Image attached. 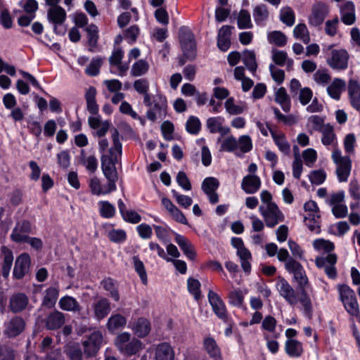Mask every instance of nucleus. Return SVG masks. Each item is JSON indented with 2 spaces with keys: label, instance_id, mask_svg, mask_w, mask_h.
I'll return each mask as SVG.
<instances>
[{
  "label": "nucleus",
  "instance_id": "obj_31",
  "mask_svg": "<svg viewBox=\"0 0 360 360\" xmlns=\"http://www.w3.org/2000/svg\"><path fill=\"white\" fill-rule=\"evenodd\" d=\"M59 296V290L57 288L49 287L45 291V295L42 300L41 306L47 309L55 307Z\"/></svg>",
  "mask_w": 360,
  "mask_h": 360
},
{
  "label": "nucleus",
  "instance_id": "obj_30",
  "mask_svg": "<svg viewBox=\"0 0 360 360\" xmlns=\"http://www.w3.org/2000/svg\"><path fill=\"white\" fill-rule=\"evenodd\" d=\"M1 252L4 255V262L1 268L2 276L4 278H7L13 264V255L12 250L4 245L1 247Z\"/></svg>",
  "mask_w": 360,
  "mask_h": 360
},
{
  "label": "nucleus",
  "instance_id": "obj_35",
  "mask_svg": "<svg viewBox=\"0 0 360 360\" xmlns=\"http://www.w3.org/2000/svg\"><path fill=\"white\" fill-rule=\"evenodd\" d=\"M143 348V343L136 338H133L120 351L121 353L128 356H131L139 352Z\"/></svg>",
  "mask_w": 360,
  "mask_h": 360
},
{
  "label": "nucleus",
  "instance_id": "obj_46",
  "mask_svg": "<svg viewBox=\"0 0 360 360\" xmlns=\"http://www.w3.org/2000/svg\"><path fill=\"white\" fill-rule=\"evenodd\" d=\"M102 65L103 59L99 56L94 57L85 69V73L89 76L96 77L99 74Z\"/></svg>",
  "mask_w": 360,
  "mask_h": 360
},
{
  "label": "nucleus",
  "instance_id": "obj_22",
  "mask_svg": "<svg viewBox=\"0 0 360 360\" xmlns=\"http://www.w3.org/2000/svg\"><path fill=\"white\" fill-rule=\"evenodd\" d=\"M28 302V297L25 293H15L10 299L9 307L13 313H20L27 307Z\"/></svg>",
  "mask_w": 360,
  "mask_h": 360
},
{
  "label": "nucleus",
  "instance_id": "obj_2",
  "mask_svg": "<svg viewBox=\"0 0 360 360\" xmlns=\"http://www.w3.org/2000/svg\"><path fill=\"white\" fill-rule=\"evenodd\" d=\"M337 289L339 300L342 303L346 311L352 316H359L360 311L354 290L347 284H338Z\"/></svg>",
  "mask_w": 360,
  "mask_h": 360
},
{
  "label": "nucleus",
  "instance_id": "obj_45",
  "mask_svg": "<svg viewBox=\"0 0 360 360\" xmlns=\"http://www.w3.org/2000/svg\"><path fill=\"white\" fill-rule=\"evenodd\" d=\"M293 35L295 38L301 39L305 44H307L310 41L309 31L304 23H300L295 27Z\"/></svg>",
  "mask_w": 360,
  "mask_h": 360
},
{
  "label": "nucleus",
  "instance_id": "obj_20",
  "mask_svg": "<svg viewBox=\"0 0 360 360\" xmlns=\"http://www.w3.org/2000/svg\"><path fill=\"white\" fill-rule=\"evenodd\" d=\"M92 308L94 318L97 321H101L107 317L110 314L111 309L110 302L107 298L103 297L94 303Z\"/></svg>",
  "mask_w": 360,
  "mask_h": 360
},
{
  "label": "nucleus",
  "instance_id": "obj_32",
  "mask_svg": "<svg viewBox=\"0 0 360 360\" xmlns=\"http://www.w3.org/2000/svg\"><path fill=\"white\" fill-rule=\"evenodd\" d=\"M59 307L64 311H79L81 309L80 304L77 300L71 296L65 295L59 300Z\"/></svg>",
  "mask_w": 360,
  "mask_h": 360
},
{
  "label": "nucleus",
  "instance_id": "obj_5",
  "mask_svg": "<svg viewBox=\"0 0 360 360\" xmlns=\"http://www.w3.org/2000/svg\"><path fill=\"white\" fill-rule=\"evenodd\" d=\"M338 261V256L335 253L328 254L326 257H316L315 264L317 268H324L326 276L330 279H335L337 277V269L335 264Z\"/></svg>",
  "mask_w": 360,
  "mask_h": 360
},
{
  "label": "nucleus",
  "instance_id": "obj_19",
  "mask_svg": "<svg viewBox=\"0 0 360 360\" xmlns=\"http://www.w3.org/2000/svg\"><path fill=\"white\" fill-rule=\"evenodd\" d=\"M261 187V179L255 174H248L245 176L241 182V188L245 193L254 194Z\"/></svg>",
  "mask_w": 360,
  "mask_h": 360
},
{
  "label": "nucleus",
  "instance_id": "obj_24",
  "mask_svg": "<svg viewBox=\"0 0 360 360\" xmlns=\"http://www.w3.org/2000/svg\"><path fill=\"white\" fill-rule=\"evenodd\" d=\"M96 89L93 86H89L84 94V98L86 102V110L92 115H98L99 111V106L96 99Z\"/></svg>",
  "mask_w": 360,
  "mask_h": 360
},
{
  "label": "nucleus",
  "instance_id": "obj_13",
  "mask_svg": "<svg viewBox=\"0 0 360 360\" xmlns=\"http://www.w3.org/2000/svg\"><path fill=\"white\" fill-rule=\"evenodd\" d=\"M44 327L49 330H56L60 328L65 322V317L63 312L57 309L49 313L41 320Z\"/></svg>",
  "mask_w": 360,
  "mask_h": 360
},
{
  "label": "nucleus",
  "instance_id": "obj_8",
  "mask_svg": "<svg viewBox=\"0 0 360 360\" xmlns=\"http://www.w3.org/2000/svg\"><path fill=\"white\" fill-rule=\"evenodd\" d=\"M285 268L288 273L293 274V278L297 283V287L309 285V280L306 271L299 262L295 259H290L285 264Z\"/></svg>",
  "mask_w": 360,
  "mask_h": 360
},
{
  "label": "nucleus",
  "instance_id": "obj_37",
  "mask_svg": "<svg viewBox=\"0 0 360 360\" xmlns=\"http://www.w3.org/2000/svg\"><path fill=\"white\" fill-rule=\"evenodd\" d=\"M253 18L257 25H261L269 18V11L265 4L256 6L253 9Z\"/></svg>",
  "mask_w": 360,
  "mask_h": 360
},
{
  "label": "nucleus",
  "instance_id": "obj_41",
  "mask_svg": "<svg viewBox=\"0 0 360 360\" xmlns=\"http://www.w3.org/2000/svg\"><path fill=\"white\" fill-rule=\"evenodd\" d=\"M148 70V63L146 60L140 59L132 65L131 75L133 77H140L147 73Z\"/></svg>",
  "mask_w": 360,
  "mask_h": 360
},
{
  "label": "nucleus",
  "instance_id": "obj_18",
  "mask_svg": "<svg viewBox=\"0 0 360 360\" xmlns=\"http://www.w3.org/2000/svg\"><path fill=\"white\" fill-rule=\"evenodd\" d=\"M133 333L139 338L148 336L151 330L150 321L144 317L138 318L131 326Z\"/></svg>",
  "mask_w": 360,
  "mask_h": 360
},
{
  "label": "nucleus",
  "instance_id": "obj_33",
  "mask_svg": "<svg viewBox=\"0 0 360 360\" xmlns=\"http://www.w3.org/2000/svg\"><path fill=\"white\" fill-rule=\"evenodd\" d=\"M345 86V82L343 79L335 78L327 87V92L332 98L338 101L340 98L341 91Z\"/></svg>",
  "mask_w": 360,
  "mask_h": 360
},
{
  "label": "nucleus",
  "instance_id": "obj_29",
  "mask_svg": "<svg viewBox=\"0 0 360 360\" xmlns=\"http://www.w3.org/2000/svg\"><path fill=\"white\" fill-rule=\"evenodd\" d=\"M86 32L88 39V45L89 46L88 51L94 52V49L98 46V41L99 39V30L96 25L91 23L86 28Z\"/></svg>",
  "mask_w": 360,
  "mask_h": 360
},
{
  "label": "nucleus",
  "instance_id": "obj_53",
  "mask_svg": "<svg viewBox=\"0 0 360 360\" xmlns=\"http://www.w3.org/2000/svg\"><path fill=\"white\" fill-rule=\"evenodd\" d=\"M280 20L287 26H292L295 21V15L293 10L290 7H287L285 11L281 10Z\"/></svg>",
  "mask_w": 360,
  "mask_h": 360
},
{
  "label": "nucleus",
  "instance_id": "obj_25",
  "mask_svg": "<svg viewBox=\"0 0 360 360\" xmlns=\"http://www.w3.org/2000/svg\"><path fill=\"white\" fill-rule=\"evenodd\" d=\"M155 360H174V351L168 342H162L157 345L155 352Z\"/></svg>",
  "mask_w": 360,
  "mask_h": 360
},
{
  "label": "nucleus",
  "instance_id": "obj_49",
  "mask_svg": "<svg viewBox=\"0 0 360 360\" xmlns=\"http://www.w3.org/2000/svg\"><path fill=\"white\" fill-rule=\"evenodd\" d=\"M228 299L229 303L232 306L241 308L243 305L244 296L240 289L230 291Z\"/></svg>",
  "mask_w": 360,
  "mask_h": 360
},
{
  "label": "nucleus",
  "instance_id": "obj_27",
  "mask_svg": "<svg viewBox=\"0 0 360 360\" xmlns=\"http://www.w3.org/2000/svg\"><path fill=\"white\" fill-rule=\"evenodd\" d=\"M285 352L291 358L300 357L303 353L302 344L297 340H287L285 342Z\"/></svg>",
  "mask_w": 360,
  "mask_h": 360
},
{
  "label": "nucleus",
  "instance_id": "obj_10",
  "mask_svg": "<svg viewBox=\"0 0 360 360\" xmlns=\"http://www.w3.org/2000/svg\"><path fill=\"white\" fill-rule=\"evenodd\" d=\"M153 108L150 107L146 112L147 118L151 122L156 121V112L158 113L160 117L165 116L167 108V99L165 95L157 94L153 100Z\"/></svg>",
  "mask_w": 360,
  "mask_h": 360
},
{
  "label": "nucleus",
  "instance_id": "obj_34",
  "mask_svg": "<svg viewBox=\"0 0 360 360\" xmlns=\"http://www.w3.org/2000/svg\"><path fill=\"white\" fill-rule=\"evenodd\" d=\"M25 322L20 316L12 318L9 321L8 330L11 336L15 337L20 335L25 329Z\"/></svg>",
  "mask_w": 360,
  "mask_h": 360
},
{
  "label": "nucleus",
  "instance_id": "obj_1",
  "mask_svg": "<svg viewBox=\"0 0 360 360\" xmlns=\"http://www.w3.org/2000/svg\"><path fill=\"white\" fill-rule=\"evenodd\" d=\"M179 43L183 55L178 58L179 66L187 60L193 61L197 56V45L193 33L188 29L181 27L179 34Z\"/></svg>",
  "mask_w": 360,
  "mask_h": 360
},
{
  "label": "nucleus",
  "instance_id": "obj_11",
  "mask_svg": "<svg viewBox=\"0 0 360 360\" xmlns=\"http://www.w3.org/2000/svg\"><path fill=\"white\" fill-rule=\"evenodd\" d=\"M219 180L213 176H209L204 179L202 182L201 188L205 194L207 195L209 202L214 205L219 202V195L217 190L219 187Z\"/></svg>",
  "mask_w": 360,
  "mask_h": 360
},
{
  "label": "nucleus",
  "instance_id": "obj_63",
  "mask_svg": "<svg viewBox=\"0 0 360 360\" xmlns=\"http://www.w3.org/2000/svg\"><path fill=\"white\" fill-rule=\"evenodd\" d=\"M23 192L19 188L14 189L8 194L9 202L11 205L17 207L23 201Z\"/></svg>",
  "mask_w": 360,
  "mask_h": 360
},
{
  "label": "nucleus",
  "instance_id": "obj_60",
  "mask_svg": "<svg viewBox=\"0 0 360 360\" xmlns=\"http://www.w3.org/2000/svg\"><path fill=\"white\" fill-rule=\"evenodd\" d=\"M108 238L113 243H120L127 239V233L122 229H112L108 233Z\"/></svg>",
  "mask_w": 360,
  "mask_h": 360
},
{
  "label": "nucleus",
  "instance_id": "obj_3",
  "mask_svg": "<svg viewBox=\"0 0 360 360\" xmlns=\"http://www.w3.org/2000/svg\"><path fill=\"white\" fill-rule=\"evenodd\" d=\"M66 18V11L61 6L50 7L47 11V19L53 25V32L56 35L63 36L65 34L66 27L63 24Z\"/></svg>",
  "mask_w": 360,
  "mask_h": 360
},
{
  "label": "nucleus",
  "instance_id": "obj_23",
  "mask_svg": "<svg viewBox=\"0 0 360 360\" xmlns=\"http://www.w3.org/2000/svg\"><path fill=\"white\" fill-rule=\"evenodd\" d=\"M342 159V162L337 164L338 167L336 169V174L340 182H345L347 181L352 167L349 156H343Z\"/></svg>",
  "mask_w": 360,
  "mask_h": 360
},
{
  "label": "nucleus",
  "instance_id": "obj_6",
  "mask_svg": "<svg viewBox=\"0 0 360 360\" xmlns=\"http://www.w3.org/2000/svg\"><path fill=\"white\" fill-rule=\"evenodd\" d=\"M329 6L323 1H317L313 4L311 13L309 16V24L313 27L321 25L329 13Z\"/></svg>",
  "mask_w": 360,
  "mask_h": 360
},
{
  "label": "nucleus",
  "instance_id": "obj_47",
  "mask_svg": "<svg viewBox=\"0 0 360 360\" xmlns=\"http://www.w3.org/2000/svg\"><path fill=\"white\" fill-rule=\"evenodd\" d=\"M237 24L240 30L250 29L252 27L253 25L251 22V17L248 11L245 9L240 11Z\"/></svg>",
  "mask_w": 360,
  "mask_h": 360
},
{
  "label": "nucleus",
  "instance_id": "obj_44",
  "mask_svg": "<svg viewBox=\"0 0 360 360\" xmlns=\"http://www.w3.org/2000/svg\"><path fill=\"white\" fill-rule=\"evenodd\" d=\"M201 122L198 117L191 115L186 123V131L192 135H197L201 129Z\"/></svg>",
  "mask_w": 360,
  "mask_h": 360
},
{
  "label": "nucleus",
  "instance_id": "obj_39",
  "mask_svg": "<svg viewBox=\"0 0 360 360\" xmlns=\"http://www.w3.org/2000/svg\"><path fill=\"white\" fill-rule=\"evenodd\" d=\"M126 323V318L120 314H116L108 319L107 326L110 330H114L124 327Z\"/></svg>",
  "mask_w": 360,
  "mask_h": 360
},
{
  "label": "nucleus",
  "instance_id": "obj_4",
  "mask_svg": "<svg viewBox=\"0 0 360 360\" xmlns=\"http://www.w3.org/2000/svg\"><path fill=\"white\" fill-rule=\"evenodd\" d=\"M207 299L212 307V311L217 318L224 323H229L230 321V316L222 298L217 292L210 290L207 294Z\"/></svg>",
  "mask_w": 360,
  "mask_h": 360
},
{
  "label": "nucleus",
  "instance_id": "obj_21",
  "mask_svg": "<svg viewBox=\"0 0 360 360\" xmlns=\"http://www.w3.org/2000/svg\"><path fill=\"white\" fill-rule=\"evenodd\" d=\"M117 206L123 220L130 224H138L141 221V216L135 210H127L126 205L122 199L117 200Z\"/></svg>",
  "mask_w": 360,
  "mask_h": 360
},
{
  "label": "nucleus",
  "instance_id": "obj_15",
  "mask_svg": "<svg viewBox=\"0 0 360 360\" xmlns=\"http://www.w3.org/2000/svg\"><path fill=\"white\" fill-rule=\"evenodd\" d=\"M308 287L309 285L297 287V295H299V298L297 297V302L299 301L303 307L304 316L307 319H311L313 316V307L311 300L307 290Z\"/></svg>",
  "mask_w": 360,
  "mask_h": 360
},
{
  "label": "nucleus",
  "instance_id": "obj_9",
  "mask_svg": "<svg viewBox=\"0 0 360 360\" xmlns=\"http://www.w3.org/2000/svg\"><path fill=\"white\" fill-rule=\"evenodd\" d=\"M31 258L28 253H21L15 259L13 271L14 279H22L30 271Z\"/></svg>",
  "mask_w": 360,
  "mask_h": 360
},
{
  "label": "nucleus",
  "instance_id": "obj_58",
  "mask_svg": "<svg viewBox=\"0 0 360 360\" xmlns=\"http://www.w3.org/2000/svg\"><path fill=\"white\" fill-rule=\"evenodd\" d=\"M172 193L173 198H174L177 203L184 208L189 207L192 203L193 200L191 197L182 194H179L176 190L172 189Z\"/></svg>",
  "mask_w": 360,
  "mask_h": 360
},
{
  "label": "nucleus",
  "instance_id": "obj_12",
  "mask_svg": "<svg viewBox=\"0 0 360 360\" xmlns=\"http://www.w3.org/2000/svg\"><path fill=\"white\" fill-rule=\"evenodd\" d=\"M276 288L279 291L280 295L283 297L288 304L291 305L297 304V295L285 278L279 276L278 278Z\"/></svg>",
  "mask_w": 360,
  "mask_h": 360
},
{
  "label": "nucleus",
  "instance_id": "obj_16",
  "mask_svg": "<svg viewBox=\"0 0 360 360\" xmlns=\"http://www.w3.org/2000/svg\"><path fill=\"white\" fill-rule=\"evenodd\" d=\"M168 230L174 235V240L178 244L181 250L186 257L191 261H194L196 259V252L193 249L192 244L186 238L185 236L180 235L173 231L169 227H167Z\"/></svg>",
  "mask_w": 360,
  "mask_h": 360
},
{
  "label": "nucleus",
  "instance_id": "obj_51",
  "mask_svg": "<svg viewBox=\"0 0 360 360\" xmlns=\"http://www.w3.org/2000/svg\"><path fill=\"white\" fill-rule=\"evenodd\" d=\"M314 248L317 250H323L328 254L335 250V245L330 240L323 238L316 239L313 243Z\"/></svg>",
  "mask_w": 360,
  "mask_h": 360
},
{
  "label": "nucleus",
  "instance_id": "obj_62",
  "mask_svg": "<svg viewBox=\"0 0 360 360\" xmlns=\"http://www.w3.org/2000/svg\"><path fill=\"white\" fill-rule=\"evenodd\" d=\"M176 182L185 191H190L192 186L186 174L184 171H179L176 177Z\"/></svg>",
  "mask_w": 360,
  "mask_h": 360
},
{
  "label": "nucleus",
  "instance_id": "obj_38",
  "mask_svg": "<svg viewBox=\"0 0 360 360\" xmlns=\"http://www.w3.org/2000/svg\"><path fill=\"white\" fill-rule=\"evenodd\" d=\"M243 62L251 72L254 73L256 72L257 63L254 51L245 50L243 52Z\"/></svg>",
  "mask_w": 360,
  "mask_h": 360
},
{
  "label": "nucleus",
  "instance_id": "obj_59",
  "mask_svg": "<svg viewBox=\"0 0 360 360\" xmlns=\"http://www.w3.org/2000/svg\"><path fill=\"white\" fill-rule=\"evenodd\" d=\"M224 105L226 111L231 115H239L243 112V108L236 105L233 97L229 98L226 101Z\"/></svg>",
  "mask_w": 360,
  "mask_h": 360
},
{
  "label": "nucleus",
  "instance_id": "obj_56",
  "mask_svg": "<svg viewBox=\"0 0 360 360\" xmlns=\"http://www.w3.org/2000/svg\"><path fill=\"white\" fill-rule=\"evenodd\" d=\"M237 142L242 153H249L252 149V139L248 135L240 136Z\"/></svg>",
  "mask_w": 360,
  "mask_h": 360
},
{
  "label": "nucleus",
  "instance_id": "obj_52",
  "mask_svg": "<svg viewBox=\"0 0 360 360\" xmlns=\"http://www.w3.org/2000/svg\"><path fill=\"white\" fill-rule=\"evenodd\" d=\"M32 232V224L30 221L23 219L16 223L15 228L13 229L11 237L13 234L30 233Z\"/></svg>",
  "mask_w": 360,
  "mask_h": 360
},
{
  "label": "nucleus",
  "instance_id": "obj_28",
  "mask_svg": "<svg viewBox=\"0 0 360 360\" xmlns=\"http://www.w3.org/2000/svg\"><path fill=\"white\" fill-rule=\"evenodd\" d=\"M11 240L15 243H27L36 250H41L43 247L42 240L36 237H30L27 235L13 234Z\"/></svg>",
  "mask_w": 360,
  "mask_h": 360
},
{
  "label": "nucleus",
  "instance_id": "obj_61",
  "mask_svg": "<svg viewBox=\"0 0 360 360\" xmlns=\"http://www.w3.org/2000/svg\"><path fill=\"white\" fill-rule=\"evenodd\" d=\"M269 71L272 79L278 84H281L285 79V72L283 70L276 68L274 64L269 65Z\"/></svg>",
  "mask_w": 360,
  "mask_h": 360
},
{
  "label": "nucleus",
  "instance_id": "obj_7",
  "mask_svg": "<svg viewBox=\"0 0 360 360\" xmlns=\"http://www.w3.org/2000/svg\"><path fill=\"white\" fill-rule=\"evenodd\" d=\"M349 60V54L346 49H333L327 63L333 70H345L348 68Z\"/></svg>",
  "mask_w": 360,
  "mask_h": 360
},
{
  "label": "nucleus",
  "instance_id": "obj_50",
  "mask_svg": "<svg viewBox=\"0 0 360 360\" xmlns=\"http://www.w3.org/2000/svg\"><path fill=\"white\" fill-rule=\"evenodd\" d=\"M224 122L225 119L222 116L212 117L207 120L206 126L211 134H216Z\"/></svg>",
  "mask_w": 360,
  "mask_h": 360
},
{
  "label": "nucleus",
  "instance_id": "obj_40",
  "mask_svg": "<svg viewBox=\"0 0 360 360\" xmlns=\"http://www.w3.org/2000/svg\"><path fill=\"white\" fill-rule=\"evenodd\" d=\"M200 287L201 283L198 279L193 277H189L187 279L188 291L197 301L199 300L202 296Z\"/></svg>",
  "mask_w": 360,
  "mask_h": 360
},
{
  "label": "nucleus",
  "instance_id": "obj_14",
  "mask_svg": "<svg viewBox=\"0 0 360 360\" xmlns=\"http://www.w3.org/2000/svg\"><path fill=\"white\" fill-rule=\"evenodd\" d=\"M101 169L105 177L110 175H117L115 164L117 160V155H114L113 148L109 149V154H103L101 158Z\"/></svg>",
  "mask_w": 360,
  "mask_h": 360
},
{
  "label": "nucleus",
  "instance_id": "obj_17",
  "mask_svg": "<svg viewBox=\"0 0 360 360\" xmlns=\"http://www.w3.org/2000/svg\"><path fill=\"white\" fill-rule=\"evenodd\" d=\"M203 348L212 360H223L221 350L215 339L209 335L203 339Z\"/></svg>",
  "mask_w": 360,
  "mask_h": 360
},
{
  "label": "nucleus",
  "instance_id": "obj_57",
  "mask_svg": "<svg viewBox=\"0 0 360 360\" xmlns=\"http://www.w3.org/2000/svg\"><path fill=\"white\" fill-rule=\"evenodd\" d=\"M240 260L241 267L246 275H250L252 270L250 261L252 260V254L250 252L238 255Z\"/></svg>",
  "mask_w": 360,
  "mask_h": 360
},
{
  "label": "nucleus",
  "instance_id": "obj_43",
  "mask_svg": "<svg viewBox=\"0 0 360 360\" xmlns=\"http://www.w3.org/2000/svg\"><path fill=\"white\" fill-rule=\"evenodd\" d=\"M132 259L135 271L139 276L141 283L143 285H147L148 276L143 262L140 259L139 256H134Z\"/></svg>",
  "mask_w": 360,
  "mask_h": 360
},
{
  "label": "nucleus",
  "instance_id": "obj_36",
  "mask_svg": "<svg viewBox=\"0 0 360 360\" xmlns=\"http://www.w3.org/2000/svg\"><path fill=\"white\" fill-rule=\"evenodd\" d=\"M101 285L106 291L109 292L110 296L113 300L115 302H118L120 300L118 288L116 286L115 281L112 278L108 277L104 278L101 281Z\"/></svg>",
  "mask_w": 360,
  "mask_h": 360
},
{
  "label": "nucleus",
  "instance_id": "obj_54",
  "mask_svg": "<svg viewBox=\"0 0 360 360\" xmlns=\"http://www.w3.org/2000/svg\"><path fill=\"white\" fill-rule=\"evenodd\" d=\"M326 179V173L323 169L313 170L309 175V179L311 184L321 185Z\"/></svg>",
  "mask_w": 360,
  "mask_h": 360
},
{
  "label": "nucleus",
  "instance_id": "obj_64",
  "mask_svg": "<svg viewBox=\"0 0 360 360\" xmlns=\"http://www.w3.org/2000/svg\"><path fill=\"white\" fill-rule=\"evenodd\" d=\"M350 196L356 201L360 200V184L357 179H352L349 184Z\"/></svg>",
  "mask_w": 360,
  "mask_h": 360
},
{
  "label": "nucleus",
  "instance_id": "obj_26",
  "mask_svg": "<svg viewBox=\"0 0 360 360\" xmlns=\"http://www.w3.org/2000/svg\"><path fill=\"white\" fill-rule=\"evenodd\" d=\"M266 128L269 130L272 139L275 144L278 146V149L285 155L290 153V146L289 143L285 140L284 134H277L276 132L272 129L270 124L266 123Z\"/></svg>",
  "mask_w": 360,
  "mask_h": 360
},
{
  "label": "nucleus",
  "instance_id": "obj_48",
  "mask_svg": "<svg viewBox=\"0 0 360 360\" xmlns=\"http://www.w3.org/2000/svg\"><path fill=\"white\" fill-rule=\"evenodd\" d=\"M100 215L105 219L112 218L116 212L115 207L108 201H100Z\"/></svg>",
  "mask_w": 360,
  "mask_h": 360
},
{
  "label": "nucleus",
  "instance_id": "obj_42",
  "mask_svg": "<svg viewBox=\"0 0 360 360\" xmlns=\"http://www.w3.org/2000/svg\"><path fill=\"white\" fill-rule=\"evenodd\" d=\"M267 39L270 44L279 47L285 46L287 43L286 36L281 31H272L269 32Z\"/></svg>",
  "mask_w": 360,
  "mask_h": 360
},
{
  "label": "nucleus",
  "instance_id": "obj_55",
  "mask_svg": "<svg viewBox=\"0 0 360 360\" xmlns=\"http://www.w3.org/2000/svg\"><path fill=\"white\" fill-rule=\"evenodd\" d=\"M238 148L237 140L233 136H230L225 139L221 144V151L229 153L234 152Z\"/></svg>",
  "mask_w": 360,
  "mask_h": 360
}]
</instances>
